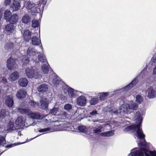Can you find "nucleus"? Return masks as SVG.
Returning <instances> with one entry per match:
<instances>
[{
	"label": "nucleus",
	"mask_w": 156,
	"mask_h": 156,
	"mask_svg": "<svg viewBox=\"0 0 156 156\" xmlns=\"http://www.w3.org/2000/svg\"><path fill=\"white\" fill-rule=\"evenodd\" d=\"M98 102V97H94L91 98L90 101V103L91 105H94Z\"/></svg>",
	"instance_id": "33"
},
{
	"label": "nucleus",
	"mask_w": 156,
	"mask_h": 156,
	"mask_svg": "<svg viewBox=\"0 0 156 156\" xmlns=\"http://www.w3.org/2000/svg\"><path fill=\"white\" fill-rule=\"evenodd\" d=\"M41 105L39 107L40 108L47 110L49 103V100L47 98H42L40 101Z\"/></svg>",
	"instance_id": "7"
},
{
	"label": "nucleus",
	"mask_w": 156,
	"mask_h": 156,
	"mask_svg": "<svg viewBox=\"0 0 156 156\" xmlns=\"http://www.w3.org/2000/svg\"><path fill=\"white\" fill-rule=\"evenodd\" d=\"M24 142H23L22 143H20V142L17 143H15L12 144H10L6 145L5 146V148H10L13 147H14L19 145H20L21 144H23L24 143Z\"/></svg>",
	"instance_id": "40"
},
{
	"label": "nucleus",
	"mask_w": 156,
	"mask_h": 156,
	"mask_svg": "<svg viewBox=\"0 0 156 156\" xmlns=\"http://www.w3.org/2000/svg\"><path fill=\"white\" fill-rule=\"evenodd\" d=\"M40 48L42 50L43 49V48L41 44L40 46Z\"/></svg>",
	"instance_id": "59"
},
{
	"label": "nucleus",
	"mask_w": 156,
	"mask_h": 156,
	"mask_svg": "<svg viewBox=\"0 0 156 156\" xmlns=\"http://www.w3.org/2000/svg\"><path fill=\"white\" fill-rule=\"evenodd\" d=\"M72 108V105L70 104H67L65 105L64 107V109L70 112Z\"/></svg>",
	"instance_id": "39"
},
{
	"label": "nucleus",
	"mask_w": 156,
	"mask_h": 156,
	"mask_svg": "<svg viewBox=\"0 0 156 156\" xmlns=\"http://www.w3.org/2000/svg\"><path fill=\"white\" fill-rule=\"evenodd\" d=\"M153 74L154 75H155L156 74V66H155V67H154L153 69Z\"/></svg>",
	"instance_id": "56"
},
{
	"label": "nucleus",
	"mask_w": 156,
	"mask_h": 156,
	"mask_svg": "<svg viewBox=\"0 0 156 156\" xmlns=\"http://www.w3.org/2000/svg\"><path fill=\"white\" fill-rule=\"evenodd\" d=\"M6 143L5 137L3 136L0 135V146H4Z\"/></svg>",
	"instance_id": "42"
},
{
	"label": "nucleus",
	"mask_w": 156,
	"mask_h": 156,
	"mask_svg": "<svg viewBox=\"0 0 156 156\" xmlns=\"http://www.w3.org/2000/svg\"><path fill=\"white\" fill-rule=\"evenodd\" d=\"M47 116V115H41V114H40V117H41V119H43V118H44L45 117H46V116Z\"/></svg>",
	"instance_id": "55"
},
{
	"label": "nucleus",
	"mask_w": 156,
	"mask_h": 156,
	"mask_svg": "<svg viewBox=\"0 0 156 156\" xmlns=\"http://www.w3.org/2000/svg\"><path fill=\"white\" fill-rule=\"evenodd\" d=\"M36 124V122H34L33 123L30 125L32 126H34Z\"/></svg>",
	"instance_id": "58"
},
{
	"label": "nucleus",
	"mask_w": 156,
	"mask_h": 156,
	"mask_svg": "<svg viewBox=\"0 0 156 156\" xmlns=\"http://www.w3.org/2000/svg\"><path fill=\"white\" fill-rule=\"evenodd\" d=\"M44 1H45V0H43Z\"/></svg>",
	"instance_id": "62"
},
{
	"label": "nucleus",
	"mask_w": 156,
	"mask_h": 156,
	"mask_svg": "<svg viewBox=\"0 0 156 156\" xmlns=\"http://www.w3.org/2000/svg\"><path fill=\"white\" fill-rule=\"evenodd\" d=\"M20 111L21 113L27 114L29 113V110L28 109L22 108L20 109Z\"/></svg>",
	"instance_id": "46"
},
{
	"label": "nucleus",
	"mask_w": 156,
	"mask_h": 156,
	"mask_svg": "<svg viewBox=\"0 0 156 156\" xmlns=\"http://www.w3.org/2000/svg\"><path fill=\"white\" fill-rule=\"evenodd\" d=\"M16 66V59L13 58L11 57L9 58L7 62V67L8 69L9 70H12Z\"/></svg>",
	"instance_id": "4"
},
{
	"label": "nucleus",
	"mask_w": 156,
	"mask_h": 156,
	"mask_svg": "<svg viewBox=\"0 0 156 156\" xmlns=\"http://www.w3.org/2000/svg\"><path fill=\"white\" fill-rule=\"evenodd\" d=\"M147 92V96L150 99L154 98L156 97V91L151 87L148 88Z\"/></svg>",
	"instance_id": "15"
},
{
	"label": "nucleus",
	"mask_w": 156,
	"mask_h": 156,
	"mask_svg": "<svg viewBox=\"0 0 156 156\" xmlns=\"http://www.w3.org/2000/svg\"><path fill=\"white\" fill-rule=\"evenodd\" d=\"M27 95V92L24 89H21L17 90L16 96L19 99L24 98Z\"/></svg>",
	"instance_id": "11"
},
{
	"label": "nucleus",
	"mask_w": 156,
	"mask_h": 156,
	"mask_svg": "<svg viewBox=\"0 0 156 156\" xmlns=\"http://www.w3.org/2000/svg\"><path fill=\"white\" fill-rule=\"evenodd\" d=\"M20 6L21 5L19 2L14 0L12 3H11L10 9L12 11H16L19 9Z\"/></svg>",
	"instance_id": "9"
},
{
	"label": "nucleus",
	"mask_w": 156,
	"mask_h": 156,
	"mask_svg": "<svg viewBox=\"0 0 156 156\" xmlns=\"http://www.w3.org/2000/svg\"><path fill=\"white\" fill-rule=\"evenodd\" d=\"M76 101L78 105L84 106L86 104V100L84 96L81 95L77 98Z\"/></svg>",
	"instance_id": "16"
},
{
	"label": "nucleus",
	"mask_w": 156,
	"mask_h": 156,
	"mask_svg": "<svg viewBox=\"0 0 156 156\" xmlns=\"http://www.w3.org/2000/svg\"><path fill=\"white\" fill-rule=\"evenodd\" d=\"M117 113V112H114V113Z\"/></svg>",
	"instance_id": "63"
},
{
	"label": "nucleus",
	"mask_w": 156,
	"mask_h": 156,
	"mask_svg": "<svg viewBox=\"0 0 156 156\" xmlns=\"http://www.w3.org/2000/svg\"><path fill=\"white\" fill-rule=\"evenodd\" d=\"M42 135V134H40V135H37V136H36V137H34V138H30V139H29L28 140V141H31V140H33V139H35V138H36L37 137H38V136H40V135Z\"/></svg>",
	"instance_id": "57"
},
{
	"label": "nucleus",
	"mask_w": 156,
	"mask_h": 156,
	"mask_svg": "<svg viewBox=\"0 0 156 156\" xmlns=\"http://www.w3.org/2000/svg\"><path fill=\"white\" fill-rule=\"evenodd\" d=\"M38 35V33H36L34 35L32 36L31 37V43L32 44L34 45H39L40 44H41V42L40 39L39 40L38 38L36 36Z\"/></svg>",
	"instance_id": "18"
},
{
	"label": "nucleus",
	"mask_w": 156,
	"mask_h": 156,
	"mask_svg": "<svg viewBox=\"0 0 156 156\" xmlns=\"http://www.w3.org/2000/svg\"><path fill=\"white\" fill-rule=\"evenodd\" d=\"M30 60L29 57L28 55H24L21 59L23 66H26L29 63Z\"/></svg>",
	"instance_id": "23"
},
{
	"label": "nucleus",
	"mask_w": 156,
	"mask_h": 156,
	"mask_svg": "<svg viewBox=\"0 0 156 156\" xmlns=\"http://www.w3.org/2000/svg\"><path fill=\"white\" fill-rule=\"evenodd\" d=\"M15 129L14 122H9L7 125V130L9 131L13 130Z\"/></svg>",
	"instance_id": "32"
},
{
	"label": "nucleus",
	"mask_w": 156,
	"mask_h": 156,
	"mask_svg": "<svg viewBox=\"0 0 156 156\" xmlns=\"http://www.w3.org/2000/svg\"><path fill=\"white\" fill-rule=\"evenodd\" d=\"M47 64H44L41 66V70L43 73L45 74H48L49 70L53 73V70L51 69L47 62Z\"/></svg>",
	"instance_id": "14"
},
{
	"label": "nucleus",
	"mask_w": 156,
	"mask_h": 156,
	"mask_svg": "<svg viewBox=\"0 0 156 156\" xmlns=\"http://www.w3.org/2000/svg\"><path fill=\"white\" fill-rule=\"evenodd\" d=\"M48 85L45 84H42L40 85L37 87V91L41 94L46 93L48 89Z\"/></svg>",
	"instance_id": "12"
},
{
	"label": "nucleus",
	"mask_w": 156,
	"mask_h": 156,
	"mask_svg": "<svg viewBox=\"0 0 156 156\" xmlns=\"http://www.w3.org/2000/svg\"><path fill=\"white\" fill-rule=\"evenodd\" d=\"M34 5L35 4L32 2L29 1L25 3V6L28 9H32L34 7Z\"/></svg>",
	"instance_id": "31"
},
{
	"label": "nucleus",
	"mask_w": 156,
	"mask_h": 156,
	"mask_svg": "<svg viewBox=\"0 0 156 156\" xmlns=\"http://www.w3.org/2000/svg\"><path fill=\"white\" fill-rule=\"evenodd\" d=\"M44 4H41V5H40V9H41V10H42V11H43L44 9Z\"/></svg>",
	"instance_id": "54"
},
{
	"label": "nucleus",
	"mask_w": 156,
	"mask_h": 156,
	"mask_svg": "<svg viewBox=\"0 0 156 156\" xmlns=\"http://www.w3.org/2000/svg\"><path fill=\"white\" fill-rule=\"evenodd\" d=\"M156 62V58L153 57L151 58L149 62V64L152 65H153L154 63Z\"/></svg>",
	"instance_id": "48"
},
{
	"label": "nucleus",
	"mask_w": 156,
	"mask_h": 156,
	"mask_svg": "<svg viewBox=\"0 0 156 156\" xmlns=\"http://www.w3.org/2000/svg\"><path fill=\"white\" fill-rule=\"evenodd\" d=\"M145 71L143 70L140 73H139L138 75L135 77L132 81L128 84L132 88L134 86H135L138 83V77L139 76H142V77H144L145 75L144 72Z\"/></svg>",
	"instance_id": "8"
},
{
	"label": "nucleus",
	"mask_w": 156,
	"mask_h": 156,
	"mask_svg": "<svg viewBox=\"0 0 156 156\" xmlns=\"http://www.w3.org/2000/svg\"><path fill=\"white\" fill-rule=\"evenodd\" d=\"M15 27L13 24L9 23L6 25L4 28L5 30L7 32H11L14 30Z\"/></svg>",
	"instance_id": "29"
},
{
	"label": "nucleus",
	"mask_w": 156,
	"mask_h": 156,
	"mask_svg": "<svg viewBox=\"0 0 156 156\" xmlns=\"http://www.w3.org/2000/svg\"><path fill=\"white\" fill-rule=\"evenodd\" d=\"M23 38L26 41H28L31 38V33L28 30H25L23 32Z\"/></svg>",
	"instance_id": "21"
},
{
	"label": "nucleus",
	"mask_w": 156,
	"mask_h": 156,
	"mask_svg": "<svg viewBox=\"0 0 156 156\" xmlns=\"http://www.w3.org/2000/svg\"><path fill=\"white\" fill-rule=\"evenodd\" d=\"M38 60L42 63L45 62H47L46 57L44 54H41L38 55Z\"/></svg>",
	"instance_id": "34"
},
{
	"label": "nucleus",
	"mask_w": 156,
	"mask_h": 156,
	"mask_svg": "<svg viewBox=\"0 0 156 156\" xmlns=\"http://www.w3.org/2000/svg\"><path fill=\"white\" fill-rule=\"evenodd\" d=\"M98 94H99L98 95V96L99 97V99L101 101L104 100L109 94L108 92L99 93Z\"/></svg>",
	"instance_id": "30"
},
{
	"label": "nucleus",
	"mask_w": 156,
	"mask_h": 156,
	"mask_svg": "<svg viewBox=\"0 0 156 156\" xmlns=\"http://www.w3.org/2000/svg\"><path fill=\"white\" fill-rule=\"evenodd\" d=\"M136 101L139 104H140L143 101V98L142 96L140 94H138L136 95Z\"/></svg>",
	"instance_id": "37"
},
{
	"label": "nucleus",
	"mask_w": 156,
	"mask_h": 156,
	"mask_svg": "<svg viewBox=\"0 0 156 156\" xmlns=\"http://www.w3.org/2000/svg\"><path fill=\"white\" fill-rule=\"evenodd\" d=\"M5 103L6 106L9 108H11L13 107L14 101L13 98L9 96H7V98L5 99Z\"/></svg>",
	"instance_id": "13"
},
{
	"label": "nucleus",
	"mask_w": 156,
	"mask_h": 156,
	"mask_svg": "<svg viewBox=\"0 0 156 156\" xmlns=\"http://www.w3.org/2000/svg\"><path fill=\"white\" fill-rule=\"evenodd\" d=\"M62 115L65 117H66L68 115V113L65 111H63L62 112Z\"/></svg>",
	"instance_id": "51"
},
{
	"label": "nucleus",
	"mask_w": 156,
	"mask_h": 156,
	"mask_svg": "<svg viewBox=\"0 0 156 156\" xmlns=\"http://www.w3.org/2000/svg\"><path fill=\"white\" fill-rule=\"evenodd\" d=\"M131 88L128 84L126 86L124 87L119 89V91H122V92H125L128 91V90H130Z\"/></svg>",
	"instance_id": "41"
},
{
	"label": "nucleus",
	"mask_w": 156,
	"mask_h": 156,
	"mask_svg": "<svg viewBox=\"0 0 156 156\" xmlns=\"http://www.w3.org/2000/svg\"><path fill=\"white\" fill-rule=\"evenodd\" d=\"M29 104L30 105L33 107H34L36 105V102L32 100H30L29 102Z\"/></svg>",
	"instance_id": "49"
},
{
	"label": "nucleus",
	"mask_w": 156,
	"mask_h": 156,
	"mask_svg": "<svg viewBox=\"0 0 156 156\" xmlns=\"http://www.w3.org/2000/svg\"><path fill=\"white\" fill-rule=\"evenodd\" d=\"M58 108L54 107L52 109H50L49 113L52 115H55L56 114L57 111H58Z\"/></svg>",
	"instance_id": "43"
},
{
	"label": "nucleus",
	"mask_w": 156,
	"mask_h": 156,
	"mask_svg": "<svg viewBox=\"0 0 156 156\" xmlns=\"http://www.w3.org/2000/svg\"><path fill=\"white\" fill-rule=\"evenodd\" d=\"M2 82L4 84H5L7 83V80L5 77H3L2 79Z\"/></svg>",
	"instance_id": "52"
},
{
	"label": "nucleus",
	"mask_w": 156,
	"mask_h": 156,
	"mask_svg": "<svg viewBox=\"0 0 156 156\" xmlns=\"http://www.w3.org/2000/svg\"><path fill=\"white\" fill-rule=\"evenodd\" d=\"M18 83L20 86L25 87L27 85L28 80L27 78L23 77L19 80Z\"/></svg>",
	"instance_id": "19"
},
{
	"label": "nucleus",
	"mask_w": 156,
	"mask_h": 156,
	"mask_svg": "<svg viewBox=\"0 0 156 156\" xmlns=\"http://www.w3.org/2000/svg\"><path fill=\"white\" fill-rule=\"evenodd\" d=\"M14 44L13 43L10 42L7 43L5 46V48L8 51H10L13 50Z\"/></svg>",
	"instance_id": "24"
},
{
	"label": "nucleus",
	"mask_w": 156,
	"mask_h": 156,
	"mask_svg": "<svg viewBox=\"0 0 156 156\" xmlns=\"http://www.w3.org/2000/svg\"><path fill=\"white\" fill-rule=\"evenodd\" d=\"M11 2V0H5L4 4L5 5H9Z\"/></svg>",
	"instance_id": "50"
},
{
	"label": "nucleus",
	"mask_w": 156,
	"mask_h": 156,
	"mask_svg": "<svg viewBox=\"0 0 156 156\" xmlns=\"http://www.w3.org/2000/svg\"><path fill=\"white\" fill-rule=\"evenodd\" d=\"M78 130L81 133H85L87 131V128L85 126L81 125L78 126L77 127Z\"/></svg>",
	"instance_id": "35"
},
{
	"label": "nucleus",
	"mask_w": 156,
	"mask_h": 156,
	"mask_svg": "<svg viewBox=\"0 0 156 156\" xmlns=\"http://www.w3.org/2000/svg\"><path fill=\"white\" fill-rule=\"evenodd\" d=\"M26 74L29 78L33 77L35 79L39 78V74L37 69L35 67H31L30 68H27L25 70Z\"/></svg>",
	"instance_id": "3"
},
{
	"label": "nucleus",
	"mask_w": 156,
	"mask_h": 156,
	"mask_svg": "<svg viewBox=\"0 0 156 156\" xmlns=\"http://www.w3.org/2000/svg\"><path fill=\"white\" fill-rule=\"evenodd\" d=\"M29 117L33 119H40L41 117L40 113H30L29 115Z\"/></svg>",
	"instance_id": "28"
},
{
	"label": "nucleus",
	"mask_w": 156,
	"mask_h": 156,
	"mask_svg": "<svg viewBox=\"0 0 156 156\" xmlns=\"http://www.w3.org/2000/svg\"><path fill=\"white\" fill-rule=\"evenodd\" d=\"M114 134V130H112L105 132H103L100 133L101 136L105 137H109L113 135Z\"/></svg>",
	"instance_id": "26"
},
{
	"label": "nucleus",
	"mask_w": 156,
	"mask_h": 156,
	"mask_svg": "<svg viewBox=\"0 0 156 156\" xmlns=\"http://www.w3.org/2000/svg\"><path fill=\"white\" fill-rule=\"evenodd\" d=\"M10 10H7L4 13V18L6 21L13 25L16 24L18 21L19 16L16 13L11 15Z\"/></svg>",
	"instance_id": "2"
},
{
	"label": "nucleus",
	"mask_w": 156,
	"mask_h": 156,
	"mask_svg": "<svg viewBox=\"0 0 156 156\" xmlns=\"http://www.w3.org/2000/svg\"><path fill=\"white\" fill-rule=\"evenodd\" d=\"M18 135H19L20 136H21L22 135L21 133H18Z\"/></svg>",
	"instance_id": "60"
},
{
	"label": "nucleus",
	"mask_w": 156,
	"mask_h": 156,
	"mask_svg": "<svg viewBox=\"0 0 156 156\" xmlns=\"http://www.w3.org/2000/svg\"><path fill=\"white\" fill-rule=\"evenodd\" d=\"M128 104L129 105V108L130 112H131L132 110H137L138 108V105L136 103L131 102Z\"/></svg>",
	"instance_id": "22"
},
{
	"label": "nucleus",
	"mask_w": 156,
	"mask_h": 156,
	"mask_svg": "<svg viewBox=\"0 0 156 156\" xmlns=\"http://www.w3.org/2000/svg\"><path fill=\"white\" fill-rule=\"evenodd\" d=\"M129 104H124L122 105L119 108L118 112H119L121 115H123V114L126 113H130L129 109Z\"/></svg>",
	"instance_id": "5"
},
{
	"label": "nucleus",
	"mask_w": 156,
	"mask_h": 156,
	"mask_svg": "<svg viewBox=\"0 0 156 156\" xmlns=\"http://www.w3.org/2000/svg\"><path fill=\"white\" fill-rule=\"evenodd\" d=\"M51 130V128L49 127H46L44 128L40 129L38 130V131L39 133H43V134H44L47 133H48Z\"/></svg>",
	"instance_id": "36"
},
{
	"label": "nucleus",
	"mask_w": 156,
	"mask_h": 156,
	"mask_svg": "<svg viewBox=\"0 0 156 156\" xmlns=\"http://www.w3.org/2000/svg\"><path fill=\"white\" fill-rule=\"evenodd\" d=\"M137 124L131 125L127 127L125 130L128 131L132 130L134 135L137 139L138 145L139 149L135 148L131 150V152L128 156H156V150H150V143L146 142L145 135L141 128L143 119L140 112L137 113Z\"/></svg>",
	"instance_id": "1"
},
{
	"label": "nucleus",
	"mask_w": 156,
	"mask_h": 156,
	"mask_svg": "<svg viewBox=\"0 0 156 156\" xmlns=\"http://www.w3.org/2000/svg\"><path fill=\"white\" fill-rule=\"evenodd\" d=\"M98 122V121H97V120H95V121H93V122Z\"/></svg>",
	"instance_id": "61"
},
{
	"label": "nucleus",
	"mask_w": 156,
	"mask_h": 156,
	"mask_svg": "<svg viewBox=\"0 0 156 156\" xmlns=\"http://www.w3.org/2000/svg\"><path fill=\"white\" fill-rule=\"evenodd\" d=\"M15 124L20 127L23 126L25 125L24 118L22 116L18 117L16 120Z\"/></svg>",
	"instance_id": "20"
},
{
	"label": "nucleus",
	"mask_w": 156,
	"mask_h": 156,
	"mask_svg": "<svg viewBox=\"0 0 156 156\" xmlns=\"http://www.w3.org/2000/svg\"><path fill=\"white\" fill-rule=\"evenodd\" d=\"M21 20L23 23L26 24L30 22L31 18L28 14H26L23 17Z\"/></svg>",
	"instance_id": "27"
},
{
	"label": "nucleus",
	"mask_w": 156,
	"mask_h": 156,
	"mask_svg": "<svg viewBox=\"0 0 156 156\" xmlns=\"http://www.w3.org/2000/svg\"><path fill=\"white\" fill-rule=\"evenodd\" d=\"M102 127L99 126L98 127L94 129H93V132L94 133H98L101 132Z\"/></svg>",
	"instance_id": "44"
},
{
	"label": "nucleus",
	"mask_w": 156,
	"mask_h": 156,
	"mask_svg": "<svg viewBox=\"0 0 156 156\" xmlns=\"http://www.w3.org/2000/svg\"><path fill=\"white\" fill-rule=\"evenodd\" d=\"M98 114V112L96 110H93L90 113V115L88 116L89 117H92L95 116Z\"/></svg>",
	"instance_id": "45"
},
{
	"label": "nucleus",
	"mask_w": 156,
	"mask_h": 156,
	"mask_svg": "<svg viewBox=\"0 0 156 156\" xmlns=\"http://www.w3.org/2000/svg\"><path fill=\"white\" fill-rule=\"evenodd\" d=\"M6 110L4 109H2L1 110V116L2 115V117L4 118L6 116Z\"/></svg>",
	"instance_id": "47"
},
{
	"label": "nucleus",
	"mask_w": 156,
	"mask_h": 156,
	"mask_svg": "<svg viewBox=\"0 0 156 156\" xmlns=\"http://www.w3.org/2000/svg\"><path fill=\"white\" fill-rule=\"evenodd\" d=\"M119 89L118 90H115L114 92L115 93V94H120L123 92L122 91H119Z\"/></svg>",
	"instance_id": "53"
},
{
	"label": "nucleus",
	"mask_w": 156,
	"mask_h": 156,
	"mask_svg": "<svg viewBox=\"0 0 156 156\" xmlns=\"http://www.w3.org/2000/svg\"><path fill=\"white\" fill-rule=\"evenodd\" d=\"M66 86L68 87L67 91L69 95L71 98H75L76 97L78 96L79 93H82L81 92L75 90L67 85H66Z\"/></svg>",
	"instance_id": "6"
},
{
	"label": "nucleus",
	"mask_w": 156,
	"mask_h": 156,
	"mask_svg": "<svg viewBox=\"0 0 156 156\" xmlns=\"http://www.w3.org/2000/svg\"><path fill=\"white\" fill-rule=\"evenodd\" d=\"M52 73L53 79H52V83L55 85L58 84L59 83H61V82H62L63 84L66 85V84L64 82L61 81V79L55 73L53 72Z\"/></svg>",
	"instance_id": "10"
},
{
	"label": "nucleus",
	"mask_w": 156,
	"mask_h": 156,
	"mask_svg": "<svg viewBox=\"0 0 156 156\" xmlns=\"http://www.w3.org/2000/svg\"><path fill=\"white\" fill-rule=\"evenodd\" d=\"M37 52V51L34 48L31 47H29L27 50V55L33 59V57L36 55Z\"/></svg>",
	"instance_id": "17"
},
{
	"label": "nucleus",
	"mask_w": 156,
	"mask_h": 156,
	"mask_svg": "<svg viewBox=\"0 0 156 156\" xmlns=\"http://www.w3.org/2000/svg\"><path fill=\"white\" fill-rule=\"evenodd\" d=\"M19 73L16 71L12 73L9 76V77L13 81L18 79L19 78Z\"/></svg>",
	"instance_id": "25"
},
{
	"label": "nucleus",
	"mask_w": 156,
	"mask_h": 156,
	"mask_svg": "<svg viewBox=\"0 0 156 156\" xmlns=\"http://www.w3.org/2000/svg\"><path fill=\"white\" fill-rule=\"evenodd\" d=\"M39 21L37 20H33L32 22V27L35 28L38 27L39 26Z\"/></svg>",
	"instance_id": "38"
}]
</instances>
